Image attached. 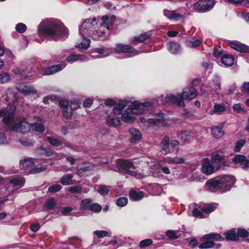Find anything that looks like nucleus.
Returning a JSON list of instances; mask_svg holds the SVG:
<instances>
[{"label": "nucleus", "instance_id": "nucleus-1", "mask_svg": "<svg viewBox=\"0 0 249 249\" xmlns=\"http://www.w3.org/2000/svg\"><path fill=\"white\" fill-rule=\"evenodd\" d=\"M235 182V179L233 176L221 175L208 180L205 187L206 190L212 192H225L229 191Z\"/></svg>", "mask_w": 249, "mask_h": 249}, {"label": "nucleus", "instance_id": "nucleus-2", "mask_svg": "<svg viewBox=\"0 0 249 249\" xmlns=\"http://www.w3.org/2000/svg\"><path fill=\"white\" fill-rule=\"evenodd\" d=\"M136 161L132 162L128 160H117L115 165L112 164L110 169L115 171L129 174L137 178H142L145 176L143 173L140 172V167Z\"/></svg>", "mask_w": 249, "mask_h": 249}, {"label": "nucleus", "instance_id": "nucleus-3", "mask_svg": "<svg viewBox=\"0 0 249 249\" xmlns=\"http://www.w3.org/2000/svg\"><path fill=\"white\" fill-rule=\"evenodd\" d=\"M155 104L152 102H145L140 103L136 101L133 102L130 107L127 108L124 111L122 112V120L126 123H132L134 120L133 117L134 114H141L145 112L147 107L152 106Z\"/></svg>", "mask_w": 249, "mask_h": 249}, {"label": "nucleus", "instance_id": "nucleus-4", "mask_svg": "<svg viewBox=\"0 0 249 249\" xmlns=\"http://www.w3.org/2000/svg\"><path fill=\"white\" fill-rule=\"evenodd\" d=\"M44 35L51 38L56 39L59 37H67L68 31L66 27L60 22L54 23L46 27L44 30Z\"/></svg>", "mask_w": 249, "mask_h": 249}, {"label": "nucleus", "instance_id": "nucleus-5", "mask_svg": "<svg viewBox=\"0 0 249 249\" xmlns=\"http://www.w3.org/2000/svg\"><path fill=\"white\" fill-rule=\"evenodd\" d=\"M129 102L125 100L120 101L117 106L114 108L113 112L107 119V124L108 125L113 127L119 126L121 121L117 116L121 115L122 110L127 106Z\"/></svg>", "mask_w": 249, "mask_h": 249}, {"label": "nucleus", "instance_id": "nucleus-6", "mask_svg": "<svg viewBox=\"0 0 249 249\" xmlns=\"http://www.w3.org/2000/svg\"><path fill=\"white\" fill-rule=\"evenodd\" d=\"M30 130L37 131L39 133L43 132L44 130V126L40 123H33L29 124L24 120H19L18 125L13 127V130L16 132L25 133Z\"/></svg>", "mask_w": 249, "mask_h": 249}, {"label": "nucleus", "instance_id": "nucleus-7", "mask_svg": "<svg viewBox=\"0 0 249 249\" xmlns=\"http://www.w3.org/2000/svg\"><path fill=\"white\" fill-rule=\"evenodd\" d=\"M15 107L12 106L9 109H0V117H4L3 119V123L11 128L13 130V127L18 125L19 119L14 117V112Z\"/></svg>", "mask_w": 249, "mask_h": 249}, {"label": "nucleus", "instance_id": "nucleus-8", "mask_svg": "<svg viewBox=\"0 0 249 249\" xmlns=\"http://www.w3.org/2000/svg\"><path fill=\"white\" fill-rule=\"evenodd\" d=\"M183 97L181 94L174 93L169 94L163 97V96L159 97L158 102L159 104H166L168 103H173L178 106L183 107L184 103L183 102Z\"/></svg>", "mask_w": 249, "mask_h": 249}, {"label": "nucleus", "instance_id": "nucleus-9", "mask_svg": "<svg viewBox=\"0 0 249 249\" xmlns=\"http://www.w3.org/2000/svg\"><path fill=\"white\" fill-rule=\"evenodd\" d=\"M98 21L95 18L86 19L79 28V34L82 36H89Z\"/></svg>", "mask_w": 249, "mask_h": 249}, {"label": "nucleus", "instance_id": "nucleus-10", "mask_svg": "<svg viewBox=\"0 0 249 249\" xmlns=\"http://www.w3.org/2000/svg\"><path fill=\"white\" fill-rule=\"evenodd\" d=\"M214 0H199L194 4V9L197 12H206L214 5Z\"/></svg>", "mask_w": 249, "mask_h": 249}, {"label": "nucleus", "instance_id": "nucleus-11", "mask_svg": "<svg viewBox=\"0 0 249 249\" xmlns=\"http://www.w3.org/2000/svg\"><path fill=\"white\" fill-rule=\"evenodd\" d=\"M110 31L107 28H105L104 26H100L98 30H94L91 33L89 36L93 39H103L109 35Z\"/></svg>", "mask_w": 249, "mask_h": 249}, {"label": "nucleus", "instance_id": "nucleus-12", "mask_svg": "<svg viewBox=\"0 0 249 249\" xmlns=\"http://www.w3.org/2000/svg\"><path fill=\"white\" fill-rule=\"evenodd\" d=\"M201 171L206 175H211L217 170L215 169V167L211 162V161L208 159H204L202 160L201 165Z\"/></svg>", "mask_w": 249, "mask_h": 249}, {"label": "nucleus", "instance_id": "nucleus-13", "mask_svg": "<svg viewBox=\"0 0 249 249\" xmlns=\"http://www.w3.org/2000/svg\"><path fill=\"white\" fill-rule=\"evenodd\" d=\"M224 159V154L222 151H219L212 154L211 161L215 166L216 170H219L220 168Z\"/></svg>", "mask_w": 249, "mask_h": 249}, {"label": "nucleus", "instance_id": "nucleus-14", "mask_svg": "<svg viewBox=\"0 0 249 249\" xmlns=\"http://www.w3.org/2000/svg\"><path fill=\"white\" fill-rule=\"evenodd\" d=\"M220 79L218 76H215L213 79L212 81L209 83V87L203 86V89L208 88V91L211 92L212 91H214L216 93L221 89Z\"/></svg>", "mask_w": 249, "mask_h": 249}, {"label": "nucleus", "instance_id": "nucleus-15", "mask_svg": "<svg viewBox=\"0 0 249 249\" xmlns=\"http://www.w3.org/2000/svg\"><path fill=\"white\" fill-rule=\"evenodd\" d=\"M167 120V116L162 113H158L155 118L148 119L149 124L157 125H164V122Z\"/></svg>", "mask_w": 249, "mask_h": 249}, {"label": "nucleus", "instance_id": "nucleus-16", "mask_svg": "<svg viewBox=\"0 0 249 249\" xmlns=\"http://www.w3.org/2000/svg\"><path fill=\"white\" fill-rule=\"evenodd\" d=\"M59 105L63 108V116L66 119L70 118L72 115L73 110L69 107V102L67 100H62L60 101Z\"/></svg>", "mask_w": 249, "mask_h": 249}, {"label": "nucleus", "instance_id": "nucleus-17", "mask_svg": "<svg viewBox=\"0 0 249 249\" xmlns=\"http://www.w3.org/2000/svg\"><path fill=\"white\" fill-rule=\"evenodd\" d=\"M65 66V65L58 64L48 67L43 70L42 75H48L54 74L62 70Z\"/></svg>", "mask_w": 249, "mask_h": 249}, {"label": "nucleus", "instance_id": "nucleus-18", "mask_svg": "<svg viewBox=\"0 0 249 249\" xmlns=\"http://www.w3.org/2000/svg\"><path fill=\"white\" fill-rule=\"evenodd\" d=\"M18 90L24 95H33L37 92L36 89L32 86L24 84L19 85L17 87Z\"/></svg>", "mask_w": 249, "mask_h": 249}, {"label": "nucleus", "instance_id": "nucleus-19", "mask_svg": "<svg viewBox=\"0 0 249 249\" xmlns=\"http://www.w3.org/2000/svg\"><path fill=\"white\" fill-rule=\"evenodd\" d=\"M182 95L184 99L190 100L196 98L197 92L194 87H188L184 89Z\"/></svg>", "mask_w": 249, "mask_h": 249}, {"label": "nucleus", "instance_id": "nucleus-20", "mask_svg": "<svg viewBox=\"0 0 249 249\" xmlns=\"http://www.w3.org/2000/svg\"><path fill=\"white\" fill-rule=\"evenodd\" d=\"M230 46L234 50L240 53H249V47L238 41L230 43Z\"/></svg>", "mask_w": 249, "mask_h": 249}, {"label": "nucleus", "instance_id": "nucleus-21", "mask_svg": "<svg viewBox=\"0 0 249 249\" xmlns=\"http://www.w3.org/2000/svg\"><path fill=\"white\" fill-rule=\"evenodd\" d=\"M232 161L236 163H239L244 169H247L249 167V160L244 155H236L233 158Z\"/></svg>", "mask_w": 249, "mask_h": 249}, {"label": "nucleus", "instance_id": "nucleus-22", "mask_svg": "<svg viewBox=\"0 0 249 249\" xmlns=\"http://www.w3.org/2000/svg\"><path fill=\"white\" fill-rule=\"evenodd\" d=\"M36 160L31 158H25L23 160H21L19 163L20 168L21 169H27L32 166Z\"/></svg>", "mask_w": 249, "mask_h": 249}, {"label": "nucleus", "instance_id": "nucleus-23", "mask_svg": "<svg viewBox=\"0 0 249 249\" xmlns=\"http://www.w3.org/2000/svg\"><path fill=\"white\" fill-rule=\"evenodd\" d=\"M73 175L67 174L64 175L60 179L59 182L65 186L71 185L75 183V180H73Z\"/></svg>", "mask_w": 249, "mask_h": 249}, {"label": "nucleus", "instance_id": "nucleus-24", "mask_svg": "<svg viewBox=\"0 0 249 249\" xmlns=\"http://www.w3.org/2000/svg\"><path fill=\"white\" fill-rule=\"evenodd\" d=\"M135 51L134 49L129 45H123L122 44H117L115 48V52L120 53H133Z\"/></svg>", "mask_w": 249, "mask_h": 249}, {"label": "nucleus", "instance_id": "nucleus-25", "mask_svg": "<svg viewBox=\"0 0 249 249\" xmlns=\"http://www.w3.org/2000/svg\"><path fill=\"white\" fill-rule=\"evenodd\" d=\"M129 132L131 136L130 139V142L131 143H134L138 141H139L142 138V134L140 131L135 128H130L129 129Z\"/></svg>", "mask_w": 249, "mask_h": 249}, {"label": "nucleus", "instance_id": "nucleus-26", "mask_svg": "<svg viewBox=\"0 0 249 249\" xmlns=\"http://www.w3.org/2000/svg\"><path fill=\"white\" fill-rule=\"evenodd\" d=\"M102 22L100 26H104L105 28H107L110 31V26L113 23L115 18L113 16L109 17L107 16H103L102 17Z\"/></svg>", "mask_w": 249, "mask_h": 249}, {"label": "nucleus", "instance_id": "nucleus-27", "mask_svg": "<svg viewBox=\"0 0 249 249\" xmlns=\"http://www.w3.org/2000/svg\"><path fill=\"white\" fill-rule=\"evenodd\" d=\"M81 37L82 38V41H81L79 43H77L75 45V46L77 48H78L80 49L83 50H87L88 49L90 45V40L88 38H87V37H89V36H82Z\"/></svg>", "mask_w": 249, "mask_h": 249}, {"label": "nucleus", "instance_id": "nucleus-28", "mask_svg": "<svg viewBox=\"0 0 249 249\" xmlns=\"http://www.w3.org/2000/svg\"><path fill=\"white\" fill-rule=\"evenodd\" d=\"M163 162L167 164H182L184 162V160L182 157H175L166 158Z\"/></svg>", "mask_w": 249, "mask_h": 249}, {"label": "nucleus", "instance_id": "nucleus-29", "mask_svg": "<svg viewBox=\"0 0 249 249\" xmlns=\"http://www.w3.org/2000/svg\"><path fill=\"white\" fill-rule=\"evenodd\" d=\"M170 139L167 136H165L163 137L161 142L160 143V147L162 151L165 152V153H168L170 152Z\"/></svg>", "mask_w": 249, "mask_h": 249}, {"label": "nucleus", "instance_id": "nucleus-30", "mask_svg": "<svg viewBox=\"0 0 249 249\" xmlns=\"http://www.w3.org/2000/svg\"><path fill=\"white\" fill-rule=\"evenodd\" d=\"M236 229H233L224 233V235L228 240L237 241V235Z\"/></svg>", "mask_w": 249, "mask_h": 249}, {"label": "nucleus", "instance_id": "nucleus-31", "mask_svg": "<svg viewBox=\"0 0 249 249\" xmlns=\"http://www.w3.org/2000/svg\"><path fill=\"white\" fill-rule=\"evenodd\" d=\"M221 61L225 66H231L233 64L234 59L231 55L225 54L221 57Z\"/></svg>", "mask_w": 249, "mask_h": 249}, {"label": "nucleus", "instance_id": "nucleus-32", "mask_svg": "<svg viewBox=\"0 0 249 249\" xmlns=\"http://www.w3.org/2000/svg\"><path fill=\"white\" fill-rule=\"evenodd\" d=\"M163 14L164 16L170 19L178 20L181 17V16L175 11H170L166 9L163 10Z\"/></svg>", "mask_w": 249, "mask_h": 249}, {"label": "nucleus", "instance_id": "nucleus-33", "mask_svg": "<svg viewBox=\"0 0 249 249\" xmlns=\"http://www.w3.org/2000/svg\"><path fill=\"white\" fill-rule=\"evenodd\" d=\"M223 126L224 124H222L220 126H216L212 129V133L214 137L216 138H219L224 136V132L222 130Z\"/></svg>", "mask_w": 249, "mask_h": 249}, {"label": "nucleus", "instance_id": "nucleus-34", "mask_svg": "<svg viewBox=\"0 0 249 249\" xmlns=\"http://www.w3.org/2000/svg\"><path fill=\"white\" fill-rule=\"evenodd\" d=\"M106 51L104 48H96L94 51L92 53L91 55V57L94 58H99L108 55V54H106Z\"/></svg>", "mask_w": 249, "mask_h": 249}, {"label": "nucleus", "instance_id": "nucleus-35", "mask_svg": "<svg viewBox=\"0 0 249 249\" xmlns=\"http://www.w3.org/2000/svg\"><path fill=\"white\" fill-rule=\"evenodd\" d=\"M168 50L172 53H177L181 50V47L178 43L171 42L168 43Z\"/></svg>", "mask_w": 249, "mask_h": 249}, {"label": "nucleus", "instance_id": "nucleus-36", "mask_svg": "<svg viewBox=\"0 0 249 249\" xmlns=\"http://www.w3.org/2000/svg\"><path fill=\"white\" fill-rule=\"evenodd\" d=\"M226 110L225 106L221 104H216L213 106V110L210 111L211 115L220 113Z\"/></svg>", "mask_w": 249, "mask_h": 249}, {"label": "nucleus", "instance_id": "nucleus-37", "mask_svg": "<svg viewBox=\"0 0 249 249\" xmlns=\"http://www.w3.org/2000/svg\"><path fill=\"white\" fill-rule=\"evenodd\" d=\"M86 57L84 55L73 54L69 55L67 58V60L69 62H73L75 61H84Z\"/></svg>", "mask_w": 249, "mask_h": 249}, {"label": "nucleus", "instance_id": "nucleus-38", "mask_svg": "<svg viewBox=\"0 0 249 249\" xmlns=\"http://www.w3.org/2000/svg\"><path fill=\"white\" fill-rule=\"evenodd\" d=\"M129 196L131 199L134 201H138L142 199L143 197V194L142 192L131 191L129 193Z\"/></svg>", "mask_w": 249, "mask_h": 249}, {"label": "nucleus", "instance_id": "nucleus-39", "mask_svg": "<svg viewBox=\"0 0 249 249\" xmlns=\"http://www.w3.org/2000/svg\"><path fill=\"white\" fill-rule=\"evenodd\" d=\"M202 239L205 240L213 239L215 241H221L223 240V238L221 235L217 233H209L204 235L202 237Z\"/></svg>", "mask_w": 249, "mask_h": 249}, {"label": "nucleus", "instance_id": "nucleus-40", "mask_svg": "<svg viewBox=\"0 0 249 249\" xmlns=\"http://www.w3.org/2000/svg\"><path fill=\"white\" fill-rule=\"evenodd\" d=\"M110 187L108 186L97 185L95 186V189L101 195H107L109 191Z\"/></svg>", "mask_w": 249, "mask_h": 249}, {"label": "nucleus", "instance_id": "nucleus-41", "mask_svg": "<svg viewBox=\"0 0 249 249\" xmlns=\"http://www.w3.org/2000/svg\"><path fill=\"white\" fill-rule=\"evenodd\" d=\"M9 183L13 184L14 186L21 187L25 183V179L23 178H14L9 180Z\"/></svg>", "mask_w": 249, "mask_h": 249}, {"label": "nucleus", "instance_id": "nucleus-42", "mask_svg": "<svg viewBox=\"0 0 249 249\" xmlns=\"http://www.w3.org/2000/svg\"><path fill=\"white\" fill-rule=\"evenodd\" d=\"M181 234L179 231L168 230L166 232V235L171 239H178L180 236Z\"/></svg>", "mask_w": 249, "mask_h": 249}, {"label": "nucleus", "instance_id": "nucleus-43", "mask_svg": "<svg viewBox=\"0 0 249 249\" xmlns=\"http://www.w3.org/2000/svg\"><path fill=\"white\" fill-rule=\"evenodd\" d=\"M180 138L184 142H190L193 138L189 132H182L179 134Z\"/></svg>", "mask_w": 249, "mask_h": 249}, {"label": "nucleus", "instance_id": "nucleus-44", "mask_svg": "<svg viewBox=\"0 0 249 249\" xmlns=\"http://www.w3.org/2000/svg\"><path fill=\"white\" fill-rule=\"evenodd\" d=\"M91 200L89 199H86L81 201L80 208L81 210H85L90 209V207L91 205Z\"/></svg>", "mask_w": 249, "mask_h": 249}, {"label": "nucleus", "instance_id": "nucleus-45", "mask_svg": "<svg viewBox=\"0 0 249 249\" xmlns=\"http://www.w3.org/2000/svg\"><path fill=\"white\" fill-rule=\"evenodd\" d=\"M201 43V40L199 39L196 40L194 41L187 40L185 42V44L187 47L189 48H196L199 46Z\"/></svg>", "mask_w": 249, "mask_h": 249}, {"label": "nucleus", "instance_id": "nucleus-46", "mask_svg": "<svg viewBox=\"0 0 249 249\" xmlns=\"http://www.w3.org/2000/svg\"><path fill=\"white\" fill-rule=\"evenodd\" d=\"M149 37L147 33H144L141 34L139 36H135L133 38V41H137L138 42H141L146 40Z\"/></svg>", "mask_w": 249, "mask_h": 249}, {"label": "nucleus", "instance_id": "nucleus-47", "mask_svg": "<svg viewBox=\"0 0 249 249\" xmlns=\"http://www.w3.org/2000/svg\"><path fill=\"white\" fill-rule=\"evenodd\" d=\"M47 140L53 145L55 146H59L62 144L63 142L59 140H57L52 137H48Z\"/></svg>", "mask_w": 249, "mask_h": 249}, {"label": "nucleus", "instance_id": "nucleus-48", "mask_svg": "<svg viewBox=\"0 0 249 249\" xmlns=\"http://www.w3.org/2000/svg\"><path fill=\"white\" fill-rule=\"evenodd\" d=\"M214 207L210 204L209 205H204L202 206H201V210L203 211L205 213H212L214 210Z\"/></svg>", "mask_w": 249, "mask_h": 249}, {"label": "nucleus", "instance_id": "nucleus-49", "mask_svg": "<svg viewBox=\"0 0 249 249\" xmlns=\"http://www.w3.org/2000/svg\"><path fill=\"white\" fill-rule=\"evenodd\" d=\"M47 169L46 165H41L39 167H35L29 171V174H36L43 172Z\"/></svg>", "mask_w": 249, "mask_h": 249}, {"label": "nucleus", "instance_id": "nucleus-50", "mask_svg": "<svg viewBox=\"0 0 249 249\" xmlns=\"http://www.w3.org/2000/svg\"><path fill=\"white\" fill-rule=\"evenodd\" d=\"M10 79V76L8 73H0V84H3L8 82Z\"/></svg>", "mask_w": 249, "mask_h": 249}, {"label": "nucleus", "instance_id": "nucleus-51", "mask_svg": "<svg viewBox=\"0 0 249 249\" xmlns=\"http://www.w3.org/2000/svg\"><path fill=\"white\" fill-rule=\"evenodd\" d=\"M214 246V243L213 242L211 241H207L202 244H201L199 246V248L200 249H207L209 248H211Z\"/></svg>", "mask_w": 249, "mask_h": 249}, {"label": "nucleus", "instance_id": "nucleus-52", "mask_svg": "<svg viewBox=\"0 0 249 249\" xmlns=\"http://www.w3.org/2000/svg\"><path fill=\"white\" fill-rule=\"evenodd\" d=\"M203 213V211L201 210V207H200L193 210V215L199 218H204L205 216Z\"/></svg>", "mask_w": 249, "mask_h": 249}, {"label": "nucleus", "instance_id": "nucleus-53", "mask_svg": "<svg viewBox=\"0 0 249 249\" xmlns=\"http://www.w3.org/2000/svg\"><path fill=\"white\" fill-rule=\"evenodd\" d=\"M153 243V241L150 239H146L141 241L139 243V247L140 248H144L149 246L151 245Z\"/></svg>", "mask_w": 249, "mask_h": 249}, {"label": "nucleus", "instance_id": "nucleus-54", "mask_svg": "<svg viewBox=\"0 0 249 249\" xmlns=\"http://www.w3.org/2000/svg\"><path fill=\"white\" fill-rule=\"evenodd\" d=\"M128 203V199L126 197H120L117 199L116 204L120 207H124Z\"/></svg>", "mask_w": 249, "mask_h": 249}, {"label": "nucleus", "instance_id": "nucleus-55", "mask_svg": "<svg viewBox=\"0 0 249 249\" xmlns=\"http://www.w3.org/2000/svg\"><path fill=\"white\" fill-rule=\"evenodd\" d=\"M246 142V140L244 139L238 141L234 147V151L236 152H239L241 148L245 145Z\"/></svg>", "mask_w": 249, "mask_h": 249}, {"label": "nucleus", "instance_id": "nucleus-56", "mask_svg": "<svg viewBox=\"0 0 249 249\" xmlns=\"http://www.w3.org/2000/svg\"><path fill=\"white\" fill-rule=\"evenodd\" d=\"M26 28L27 27L26 25L22 23H19L16 26V31L19 33L24 32L26 31Z\"/></svg>", "mask_w": 249, "mask_h": 249}, {"label": "nucleus", "instance_id": "nucleus-57", "mask_svg": "<svg viewBox=\"0 0 249 249\" xmlns=\"http://www.w3.org/2000/svg\"><path fill=\"white\" fill-rule=\"evenodd\" d=\"M233 110L238 113H245V111L240 104H235L233 105Z\"/></svg>", "mask_w": 249, "mask_h": 249}, {"label": "nucleus", "instance_id": "nucleus-58", "mask_svg": "<svg viewBox=\"0 0 249 249\" xmlns=\"http://www.w3.org/2000/svg\"><path fill=\"white\" fill-rule=\"evenodd\" d=\"M237 233H238L237 239H238L239 237H246L249 235V232L245 229H238L237 230Z\"/></svg>", "mask_w": 249, "mask_h": 249}, {"label": "nucleus", "instance_id": "nucleus-59", "mask_svg": "<svg viewBox=\"0 0 249 249\" xmlns=\"http://www.w3.org/2000/svg\"><path fill=\"white\" fill-rule=\"evenodd\" d=\"M69 107L72 110L76 109L80 107V103L77 101H71L69 102Z\"/></svg>", "mask_w": 249, "mask_h": 249}, {"label": "nucleus", "instance_id": "nucleus-60", "mask_svg": "<svg viewBox=\"0 0 249 249\" xmlns=\"http://www.w3.org/2000/svg\"><path fill=\"white\" fill-rule=\"evenodd\" d=\"M8 143V141L4 133L0 132V145H6Z\"/></svg>", "mask_w": 249, "mask_h": 249}, {"label": "nucleus", "instance_id": "nucleus-61", "mask_svg": "<svg viewBox=\"0 0 249 249\" xmlns=\"http://www.w3.org/2000/svg\"><path fill=\"white\" fill-rule=\"evenodd\" d=\"M94 233L99 238H103L108 235V232L106 231H96L94 232Z\"/></svg>", "mask_w": 249, "mask_h": 249}, {"label": "nucleus", "instance_id": "nucleus-62", "mask_svg": "<svg viewBox=\"0 0 249 249\" xmlns=\"http://www.w3.org/2000/svg\"><path fill=\"white\" fill-rule=\"evenodd\" d=\"M101 209L102 207L100 205L97 203H93L90 206L89 210L94 212L98 213L101 211Z\"/></svg>", "mask_w": 249, "mask_h": 249}, {"label": "nucleus", "instance_id": "nucleus-63", "mask_svg": "<svg viewBox=\"0 0 249 249\" xmlns=\"http://www.w3.org/2000/svg\"><path fill=\"white\" fill-rule=\"evenodd\" d=\"M61 188L62 187L60 185L55 184L49 187L48 191L50 193H55L60 191Z\"/></svg>", "mask_w": 249, "mask_h": 249}, {"label": "nucleus", "instance_id": "nucleus-64", "mask_svg": "<svg viewBox=\"0 0 249 249\" xmlns=\"http://www.w3.org/2000/svg\"><path fill=\"white\" fill-rule=\"evenodd\" d=\"M69 191L72 193H80L82 191V189L80 186H72L69 188Z\"/></svg>", "mask_w": 249, "mask_h": 249}]
</instances>
